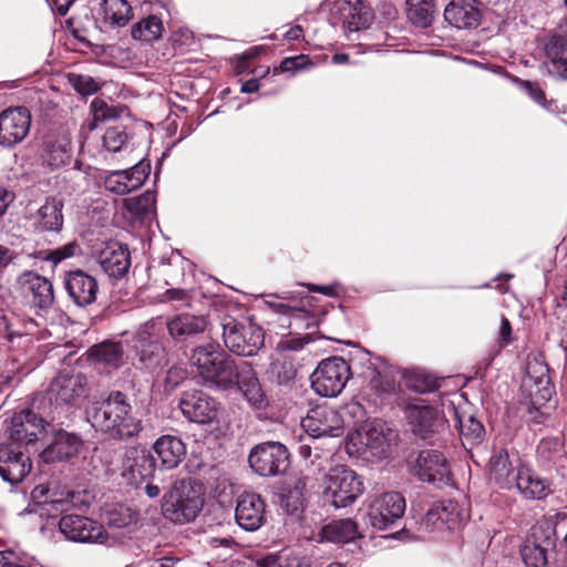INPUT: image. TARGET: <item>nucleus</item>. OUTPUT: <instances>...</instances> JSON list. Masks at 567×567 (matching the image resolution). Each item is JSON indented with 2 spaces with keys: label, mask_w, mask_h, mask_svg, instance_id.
<instances>
[{
  "label": "nucleus",
  "mask_w": 567,
  "mask_h": 567,
  "mask_svg": "<svg viewBox=\"0 0 567 567\" xmlns=\"http://www.w3.org/2000/svg\"><path fill=\"white\" fill-rule=\"evenodd\" d=\"M189 363L196 374L210 389L228 390L235 386L240 362L236 363L217 343L197 346L192 350Z\"/></svg>",
  "instance_id": "1"
},
{
  "label": "nucleus",
  "mask_w": 567,
  "mask_h": 567,
  "mask_svg": "<svg viewBox=\"0 0 567 567\" xmlns=\"http://www.w3.org/2000/svg\"><path fill=\"white\" fill-rule=\"evenodd\" d=\"M93 426L114 439H130L142 430L141 421L132 414L126 394L113 391L90 415Z\"/></svg>",
  "instance_id": "2"
},
{
  "label": "nucleus",
  "mask_w": 567,
  "mask_h": 567,
  "mask_svg": "<svg viewBox=\"0 0 567 567\" xmlns=\"http://www.w3.org/2000/svg\"><path fill=\"white\" fill-rule=\"evenodd\" d=\"M204 485L192 477L178 478L162 499V512L166 519L175 524L193 522L205 503Z\"/></svg>",
  "instance_id": "3"
},
{
  "label": "nucleus",
  "mask_w": 567,
  "mask_h": 567,
  "mask_svg": "<svg viewBox=\"0 0 567 567\" xmlns=\"http://www.w3.org/2000/svg\"><path fill=\"white\" fill-rule=\"evenodd\" d=\"M363 493V478L346 465L331 467L322 478V499L334 508L351 506Z\"/></svg>",
  "instance_id": "4"
},
{
  "label": "nucleus",
  "mask_w": 567,
  "mask_h": 567,
  "mask_svg": "<svg viewBox=\"0 0 567 567\" xmlns=\"http://www.w3.org/2000/svg\"><path fill=\"white\" fill-rule=\"evenodd\" d=\"M136 454V472L146 477L153 474L156 466L161 470L176 468L186 455L184 442L174 435L158 437L152 446V452L134 451Z\"/></svg>",
  "instance_id": "5"
},
{
  "label": "nucleus",
  "mask_w": 567,
  "mask_h": 567,
  "mask_svg": "<svg viewBox=\"0 0 567 567\" xmlns=\"http://www.w3.org/2000/svg\"><path fill=\"white\" fill-rule=\"evenodd\" d=\"M220 324L225 346L237 355L251 357L264 344L262 329L251 322L227 316Z\"/></svg>",
  "instance_id": "6"
},
{
  "label": "nucleus",
  "mask_w": 567,
  "mask_h": 567,
  "mask_svg": "<svg viewBox=\"0 0 567 567\" xmlns=\"http://www.w3.org/2000/svg\"><path fill=\"white\" fill-rule=\"evenodd\" d=\"M351 375L350 365L341 357L322 360L311 375V386L321 396L334 398L341 393Z\"/></svg>",
  "instance_id": "7"
},
{
  "label": "nucleus",
  "mask_w": 567,
  "mask_h": 567,
  "mask_svg": "<svg viewBox=\"0 0 567 567\" xmlns=\"http://www.w3.org/2000/svg\"><path fill=\"white\" fill-rule=\"evenodd\" d=\"M250 467L261 476H275L289 466L287 447L279 442H264L255 446L248 457Z\"/></svg>",
  "instance_id": "8"
},
{
  "label": "nucleus",
  "mask_w": 567,
  "mask_h": 567,
  "mask_svg": "<svg viewBox=\"0 0 567 567\" xmlns=\"http://www.w3.org/2000/svg\"><path fill=\"white\" fill-rule=\"evenodd\" d=\"M411 472L420 481L440 486L451 482V468L447 460L443 453L436 450L421 451L411 465Z\"/></svg>",
  "instance_id": "9"
},
{
  "label": "nucleus",
  "mask_w": 567,
  "mask_h": 567,
  "mask_svg": "<svg viewBox=\"0 0 567 567\" xmlns=\"http://www.w3.org/2000/svg\"><path fill=\"white\" fill-rule=\"evenodd\" d=\"M18 284L20 295L31 309L48 310L53 305V285L45 277L25 271L19 277Z\"/></svg>",
  "instance_id": "10"
},
{
  "label": "nucleus",
  "mask_w": 567,
  "mask_h": 567,
  "mask_svg": "<svg viewBox=\"0 0 567 567\" xmlns=\"http://www.w3.org/2000/svg\"><path fill=\"white\" fill-rule=\"evenodd\" d=\"M93 258L101 269L113 279L123 278L131 267L128 248L115 240L104 241L96 246Z\"/></svg>",
  "instance_id": "11"
},
{
  "label": "nucleus",
  "mask_w": 567,
  "mask_h": 567,
  "mask_svg": "<svg viewBox=\"0 0 567 567\" xmlns=\"http://www.w3.org/2000/svg\"><path fill=\"white\" fill-rule=\"evenodd\" d=\"M301 426L315 439L339 436L342 434L343 420L334 408L323 404L312 408L301 420Z\"/></svg>",
  "instance_id": "12"
},
{
  "label": "nucleus",
  "mask_w": 567,
  "mask_h": 567,
  "mask_svg": "<svg viewBox=\"0 0 567 567\" xmlns=\"http://www.w3.org/2000/svg\"><path fill=\"white\" fill-rule=\"evenodd\" d=\"M404 511L405 498L398 492H388L372 499L368 517L374 528L383 530L401 518Z\"/></svg>",
  "instance_id": "13"
},
{
  "label": "nucleus",
  "mask_w": 567,
  "mask_h": 567,
  "mask_svg": "<svg viewBox=\"0 0 567 567\" xmlns=\"http://www.w3.org/2000/svg\"><path fill=\"white\" fill-rule=\"evenodd\" d=\"M86 393V378L74 372L60 373L49 388V398L58 405H78Z\"/></svg>",
  "instance_id": "14"
},
{
  "label": "nucleus",
  "mask_w": 567,
  "mask_h": 567,
  "mask_svg": "<svg viewBox=\"0 0 567 567\" xmlns=\"http://www.w3.org/2000/svg\"><path fill=\"white\" fill-rule=\"evenodd\" d=\"M60 532L72 542L104 544L107 533L100 523L80 515H65L59 522Z\"/></svg>",
  "instance_id": "15"
},
{
  "label": "nucleus",
  "mask_w": 567,
  "mask_h": 567,
  "mask_svg": "<svg viewBox=\"0 0 567 567\" xmlns=\"http://www.w3.org/2000/svg\"><path fill=\"white\" fill-rule=\"evenodd\" d=\"M31 113L24 106L8 107L0 113V145L12 147L29 134Z\"/></svg>",
  "instance_id": "16"
},
{
  "label": "nucleus",
  "mask_w": 567,
  "mask_h": 567,
  "mask_svg": "<svg viewBox=\"0 0 567 567\" xmlns=\"http://www.w3.org/2000/svg\"><path fill=\"white\" fill-rule=\"evenodd\" d=\"M178 406L183 415L190 422L208 424L215 420L218 403L203 391H186L179 399Z\"/></svg>",
  "instance_id": "17"
},
{
  "label": "nucleus",
  "mask_w": 567,
  "mask_h": 567,
  "mask_svg": "<svg viewBox=\"0 0 567 567\" xmlns=\"http://www.w3.org/2000/svg\"><path fill=\"white\" fill-rule=\"evenodd\" d=\"M22 445L6 442L0 444V476L10 484H18L30 473L32 463Z\"/></svg>",
  "instance_id": "18"
},
{
  "label": "nucleus",
  "mask_w": 567,
  "mask_h": 567,
  "mask_svg": "<svg viewBox=\"0 0 567 567\" xmlns=\"http://www.w3.org/2000/svg\"><path fill=\"white\" fill-rule=\"evenodd\" d=\"M524 388L534 405H543L551 399L554 389L550 384L549 369L544 361L537 358L528 359Z\"/></svg>",
  "instance_id": "19"
},
{
  "label": "nucleus",
  "mask_w": 567,
  "mask_h": 567,
  "mask_svg": "<svg viewBox=\"0 0 567 567\" xmlns=\"http://www.w3.org/2000/svg\"><path fill=\"white\" fill-rule=\"evenodd\" d=\"M44 430V421L30 410L14 413L8 426L7 442L29 445L35 442Z\"/></svg>",
  "instance_id": "20"
},
{
  "label": "nucleus",
  "mask_w": 567,
  "mask_h": 567,
  "mask_svg": "<svg viewBox=\"0 0 567 567\" xmlns=\"http://www.w3.org/2000/svg\"><path fill=\"white\" fill-rule=\"evenodd\" d=\"M150 175V165L140 162L128 169L115 171L106 176L105 188L118 195L140 188Z\"/></svg>",
  "instance_id": "21"
},
{
  "label": "nucleus",
  "mask_w": 567,
  "mask_h": 567,
  "mask_svg": "<svg viewBox=\"0 0 567 567\" xmlns=\"http://www.w3.org/2000/svg\"><path fill=\"white\" fill-rule=\"evenodd\" d=\"M265 502L256 493H244L239 496L235 518L238 525L249 532L257 530L265 522Z\"/></svg>",
  "instance_id": "22"
},
{
  "label": "nucleus",
  "mask_w": 567,
  "mask_h": 567,
  "mask_svg": "<svg viewBox=\"0 0 567 567\" xmlns=\"http://www.w3.org/2000/svg\"><path fill=\"white\" fill-rule=\"evenodd\" d=\"M64 286L70 298L80 307L92 305L96 300L97 280L83 270L68 272L64 277Z\"/></svg>",
  "instance_id": "23"
},
{
  "label": "nucleus",
  "mask_w": 567,
  "mask_h": 567,
  "mask_svg": "<svg viewBox=\"0 0 567 567\" xmlns=\"http://www.w3.org/2000/svg\"><path fill=\"white\" fill-rule=\"evenodd\" d=\"M155 323L146 322L137 331L141 344L137 347L138 363L141 369L153 370L165 362L163 346L156 340H150L155 333Z\"/></svg>",
  "instance_id": "24"
},
{
  "label": "nucleus",
  "mask_w": 567,
  "mask_h": 567,
  "mask_svg": "<svg viewBox=\"0 0 567 567\" xmlns=\"http://www.w3.org/2000/svg\"><path fill=\"white\" fill-rule=\"evenodd\" d=\"M554 539L539 527L532 528L525 539L520 555L526 567H547V551L554 547Z\"/></svg>",
  "instance_id": "25"
},
{
  "label": "nucleus",
  "mask_w": 567,
  "mask_h": 567,
  "mask_svg": "<svg viewBox=\"0 0 567 567\" xmlns=\"http://www.w3.org/2000/svg\"><path fill=\"white\" fill-rule=\"evenodd\" d=\"M481 17L477 0H451L444 9V20L457 29L477 27Z\"/></svg>",
  "instance_id": "26"
},
{
  "label": "nucleus",
  "mask_w": 567,
  "mask_h": 567,
  "mask_svg": "<svg viewBox=\"0 0 567 567\" xmlns=\"http://www.w3.org/2000/svg\"><path fill=\"white\" fill-rule=\"evenodd\" d=\"M405 413L413 432L423 439L444 427L443 419L432 406L412 404Z\"/></svg>",
  "instance_id": "27"
},
{
  "label": "nucleus",
  "mask_w": 567,
  "mask_h": 567,
  "mask_svg": "<svg viewBox=\"0 0 567 567\" xmlns=\"http://www.w3.org/2000/svg\"><path fill=\"white\" fill-rule=\"evenodd\" d=\"M82 445L83 443L78 435L59 431L52 443L42 451L41 456L47 463L69 460L79 454Z\"/></svg>",
  "instance_id": "28"
},
{
  "label": "nucleus",
  "mask_w": 567,
  "mask_h": 567,
  "mask_svg": "<svg viewBox=\"0 0 567 567\" xmlns=\"http://www.w3.org/2000/svg\"><path fill=\"white\" fill-rule=\"evenodd\" d=\"M519 466H514L508 452L504 449L494 451L488 462V477L501 488H513Z\"/></svg>",
  "instance_id": "29"
},
{
  "label": "nucleus",
  "mask_w": 567,
  "mask_h": 567,
  "mask_svg": "<svg viewBox=\"0 0 567 567\" xmlns=\"http://www.w3.org/2000/svg\"><path fill=\"white\" fill-rule=\"evenodd\" d=\"M465 519L466 513L452 499H445L434 504L425 515L426 525L435 526L441 523L442 525H446L449 529L460 527Z\"/></svg>",
  "instance_id": "30"
},
{
  "label": "nucleus",
  "mask_w": 567,
  "mask_h": 567,
  "mask_svg": "<svg viewBox=\"0 0 567 567\" xmlns=\"http://www.w3.org/2000/svg\"><path fill=\"white\" fill-rule=\"evenodd\" d=\"M235 385H238L252 408L260 410L267 406L266 394L261 389L252 367L248 362H240L238 379Z\"/></svg>",
  "instance_id": "31"
},
{
  "label": "nucleus",
  "mask_w": 567,
  "mask_h": 567,
  "mask_svg": "<svg viewBox=\"0 0 567 567\" xmlns=\"http://www.w3.org/2000/svg\"><path fill=\"white\" fill-rule=\"evenodd\" d=\"M71 141L66 134L48 135L41 153L44 164L52 168L64 165L70 158Z\"/></svg>",
  "instance_id": "32"
},
{
  "label": "nucleus",
  "mask_w": 567,
  "mask_h": 567,
  "mask_svg": "<svg viewBox=\"0 0 567 567\" xmlns=\"http://www.w3.org/2000/svg\"><path fill=\"white\" fill-rule=\"evenodd\" d=\"M368 386L375 394L391 393L395 390V375L392 367L383 361L370 362L364 371Z\"/></svg>",
  "instance_id": "33"
},
{
  "label": "nucleus",
  "mask_w": 567,
  "mask_h": 567,
  "mask_svg": "<svg viewBox=\"0 0 567 567\" xmlns=\"http://www.w3.org/2000/svg\"><path fill=\"white\" fill-rule=\"evenodd\" d=\"M63 203L54 197L47 198L34 215V228L40 231H59L63 226Z\"/></svg>",
  "instance_id": "34"
},
{
  "label": "nucleus",
  "mask_w": 567,
  "mask_h": 567,
  "mask_svg": "<svg viewBox=\"0 0 567 567\" xmlns=\"http://www.w3.org/2000/svg\"><path fill=\"white\" fill-rule=\"evenodd\" d=\"M514 487L526 498L540 499L548 493V484L526 466H519Z\"/></svg>",
  "instance_id": "35"
},
{
  "label": "nucleus",
  "mask_w": 567,
  "mask_h": 567,
  "mask_svg": "<svg viewBox=\"0 0 567 567\" xmlns=\"http://www.w3.org/2000/svg\"><path fill=\"white\" fill-rule=\"evenodd\" d=\"M320 539L331 543L346 544L361 537L358 525L350 518L334 519L320 530Z\"/></svg>",
  "instance_id": "36"
},
{
  "label": "nucleus",
  "mask_w": 567,
  "mask_h": 567,
  "mask_svg": "<svg viewBox=\"0 0 567 567\" xmlns=\"http://www.w3.org/2000/svg\"><path fill=\"white\" fill-rule=\"evenodd\" d=\"M167 329L173 339L185 338L202 333L207 328V320L203 316L181 315L167 321Z\"/></svg>",
  "instance_id": "37"
},
{
  "label": "nucleus",
  "mask_w": 567,
  "mask_h": 567,
  "mask_svg": "<svg viewBox=\"0 0 567 567\" xmlns=\"http://www.w3.org/2000/svg\"><path fill=\"white\" fill-rule=\"evenodd\" d=\"M97 13L112 27H124L133 17L132 8L126 0H102Z\"/></svg>",
  "instance_id": "38"
},
{
  "label": "nucleus",
  "mask_w": 567,
  "mask_h": 567,
  "mask_svg": "<svg viewBox=\"0 0 567 567\" xmlns=\"http://www.w3.org/2000/svg\"><path fill=\"white\" fill-rule=\"evenodd\" d=\"M451 409L453 411L454 426L458 430L463 444H476L481 442L485 433L482 423L473 415L460 414L454 406H451Z\"/></svg>",
  "instance_id": "39"
},
{
  "label": "nucleus",
  "mask_w": 567,
  "mask_h": 567,
  "mask_svg": "<svg viewBox=\"0 0 567 567\" xmlns=\"http://www.w3.org/2000/svg\"><path fill=\"white\" fill-rule=\"evenodd\" d=\"M344 23L350 31H358L367 28L372 20L370 8L361 0H349L341 9Z\"/></svg>",
  "instance_id": "40"
},
{
  "label": "nucleus",
  "mask_w": 567,
  "mask_h": 567,
  "mask_svg": "<svg viewBox=\"0 0 567 567\" xmlns=\"http://www.w3.org/2000/svg\"><path fill=\"white\" fill-rule=\"evenodd\" d=\"M90 357L99 363L115 369L122 364L123 348L121 343L103 342L90 349Z\"/></svg>",
  "instance_id": "41"
},
{
  "label": "nucleus",
  "mask_w": 567,
  "mask_h": 567,
  "mask_svg": "<svg viewBox=\"0 0 567 567\" xmlns=\"http://www.w3.org/2000/svg\"><path fill=\"white\" fill-rule=\"evenodd\" d=\"M408 19L416 27L426 28L434 19L433 0H406Z\"/></svg>",
  "instance_id": "42"
},
{
  "label": "nucleus",
  "mask_w": 567,
  "mask_h": 567,
  "mask_svg": "<svg viewBox=\"0 0 567 567\" xmlns=\"http://www.w3.org/2000/svg\"><path fill=\"white\" fill-rule=\"evenodd\" d=\"M164 25L162 20L156 16L143 18L132 28V37L143 42H153L162 37Z\"/></svg>",
  "instance_id": "43"
},
{
  "label": "nucleus",
  "mask_w": 567,
  "mask_h": 567,
  "mask_svg": "<svg viewBox=\"0 0 567 567\" xmlns=\"http://www.w3.org/2000/svg\"><path fill=\"white\" fill-rule=\"evenodd\" d=\"M357 435L360 440V444L371 450L374 455H379L384 452L386 436L384 435L383 429L380 424L371 423L365 425Z\"/></svg>",
  "instance_id": "44"
},
{
  "label": "nucleus",
  "mask_w": 567,
  "mask_h": 567,
  "mask_svg": "<svg viewBox=\"0 0 567 567\" xmlns=\"http://www.w3.org/2000/svg\"><path fill=\"white\" fill-rule=\"evenodd\" d=\"M155 197L152 193H145L140 196L123 199L125 215L131 219L143 218L153 210Z\"/></svg>",
  "instance_id": "45"
},
{
  "label": "nucleus",
  "mask_w": 567,
  "mask_h": 567,
  "mask_svg": "<svg viewBox=\"0 0 567 567\" xmlns=\"http://www.w3.org/2000/svg\"><path fill=\"white\" fill-rule=\"evenodd\" d=\"M138 518L140 514L125 505H117L106 514V522L109 526L114 528H124L135 525L138 522Z\"/></svg>",
  "instance_id": "46"
},
{
  "label": "nucleus",
  "mask_w": 567,
  "mask_h": 567,
  "mask_svg": "<svg viewBox=\"0 0 567 567\" xmlns=\"http://www.w3.org/2000/svg\"><path fill=\"white\" fill-rule=\"evenodd\" d=\"M567 49V20L560 28V33L555 34L546 45L547 55L550 58L553 71L559 72L560 52Z\"/></svg>",
  "instance_id": "47"
},
{
  "label": "nucleus",
  "mask_w": 567,
  "mask_h": 567,
  "mask_svg": "<svg viewBox=\"0 0 567 567\" xmlns=\"http://www.w3.org/2000/svg\"><path fill=\"white\" fill-rule=\"evenodd\" d=\"M74 493L61 487L56 482H51L49 493V505L55 512H64L70 505H73Z\"/></svg>",
  "instance_id": "48"
},
{
  "label": "nucleus",
  "mask_w": 567,
  "mask_h": 567,
  "mask_svg": "<svg viewBox=\"0 0 567 567\" xmlns=\"http://www.w3.org/2000/svg\"><path fill=\"white\" fill-rule=\"evenodd\" d=\"M271 374L279 384H288L296 378L297 369L291 360L285 358L271 364Z\"/></svg>",
  "instance_id": "49"
},
{
  "label": "nucleus",
  "mask_w": 567,
  "mask_h": 567,
  "mask_svg": "<svg viewBox=\"0 0 567 567\" xmlns=\"http://www.w3.org/2000/svg\"><path fill=\"white\" fill-rule=\"evenodd\" d=\"M69 82L82 95H92L100 89V84L90 75L70 73Z\"/></svg>",
  "instance_id": "50"
},
{
  "label": "nucleus",
  "mask_w": 567,
  "mask_h": 567,
  "mask_svg": "<svg viewBox=\"0 0 567 567\" xmlns=\"http://www.w3.org/2000/svg\"><path fill=\"white\" fill-rule=\"evenodd\" d=\"M126 141L127 134L118 127L107 128L103 135L105 148L114 153L118 152L125 145Z\"/></svg>",
  "instance_id": "51"
},
{
  "label": "nucleus",
  "mask_w": 567,
  "mask_h": 567,
  "mask_svg": "<svg viewBox=\"0 0 567 567\" xmlns=\"http://www.w3.org/2000/svg\"><path fill=\"white\" fill-rule=\"evenodd\" d=\"M91 109L95 121L116 118L121 114V110L117 106L109 105L102 99H94L91 103Z\"/></svg>",
  "instance_id": "52"
},
{
  "label": "nucleus",
  "mask_w": 567,
  "mask_h": 567,
  "mask_svg": "<svg viewBox=\"0 0 567 567\" xmlns=\"http://www.w3.org/2000/svg\"><path fill=\"white\" fill-rule=\"evenodd\" d=\"M79 250V245L76 243H69L62 247H59L49 252L47 259L58 264L66 258L73 257Z\"/></svg>",
  "instance_id": "53"
},
{
  "label": "nucleus",
  "mask_w": 567,
  "mask_h": 567,
  "mask_svg": "<svg viewBox=\"0 0 567 567\" xmlns=\"http://www.w3.org/2000/svg\"><path fill=\"white\" fill-rule=\"evenodd\" d=\"M256 567H292L286 558L269 555L256 563ZM296 567H311L310 565H297Z\"/></svg>",
  "instance_id": "54"
},
{
  "label": "nucleus",
  "mask_w": 567,
  "mask_h": 567,
  "mask_svg": "<svg viewBox=\"0 0 567 567\" xmlns=\"http://www.w3.org/2000/svg\"><path fill=\"white\" fill-rule=\"evenodd\" d=\"M51 488V482L37 485L32 492V499L39 504H48L49 505V493Z\"/></svg>",
  "instance_id": "55"
},
{
  "label": "nucleus",
  "mask_w": 567,
  "mask_h": 567,
  "mask_svg": "<svg viewBox=\"0 0 567 567\" xmlns=\"http://www.w3.org/2000/svg\"><path fill=\"white\" fill-rule=\"evenodd\" d=\"M309 480L307 477H298L293 482L292 488L289 491L291 497L300 499L303 497L308 488Z\"/></svg>",
  "instance_id": "56"
},
{
  "label": "nucleus",
  "mask_w": 567,
  "mask_h": 567,
  "mask_svg": "<svg viewBox=\"0 0 567 567\" xmlns=\"http://www.w3.org/2000/svg\"><path fill=\"white\" fill-rule=\"evenodd\" d=\"M511 334H512L511 322L507 318L502 317L501 328H499V338H501L503 346H506L512 341Z\"/></svg>",
  "instance_id": "57"
},
{
  "label": "nucleus",
  "mask_w": 567,
  "mask_h": 567,
  "mask_svg": "<svg viewBox=\"0 0 567 567\" xmlns=\"http://www.w3.org/2000/svg\"><path fill=\"white\" fill-rule=\"evenodd\" d=\"M13 199L14 194L12 192L0 187V217L6 214L9 205L13 202Z\"/></svg>",
  "instance_id": "58"
},
{
  "label": "nucleus",
  "mask_w": 567,
  "mask_h": 567,
  "mask_svg": "<svg viewBox=\"0 0 567 567\" xmlns=\"http://www.w3.org/2000/svg\"><path fill=\"white\" fill-rule=\"evenodd\" d=\"M305 58V55L287 58L281 62L280 69L284 72L296 71L300 68V61L303 60Z\"/></svg>",
  "instance_id": "59"
},
{
  "label": "nucleus",
  "mask_w": 567,
  "mask_h": 567,
  "mask_svg": "<svg viewBox=\"0 0 567 567\" xmlns=\"http://www.w3.org/2000/svg\"><path fill=\"white\" fill-rule=\"evenodd\" d=\"M529 96L537 103H543L545 101V94L544 92L537 87L534 86L532 83H527L526 85Z\"/></svg>",
  "instance_id": "60"
},
{
  "label": "nucleus",
  "mask_w": 567,
  "mask_h": 567,
  "mask_svg": "<svg viewBox=\"0 0 567 567\" xmlns=\"http://www.w3.org/2000/svg\"><path fill=\"white\" fill-rule=\"evenodd\" d=\"M72 3L73 0H52V4L61 16L66 14Z\"/></svg>",
  "instance_id": "61"
},
{
  "label": "nucleus",
  "mask_w": 567,
  "mask_h": 567,
  "mask_svg": "<svg viewBox=\"0 0 567 567\" xmlns=\"http://www.w3.org/2000/svg\"><path fill=\"white\" fill-rule=\"evenodd\" d=\"M12 260V251L0 245V269L8 266Z\"/></svg>",
  "instance_id": "62"
},
{
  "label": "nucleus",
  "mask_w": 567,
  "mask_h": 567,
  "mask_svg": "<svg viewBox=\"0 0 567 567\" xmlns=\"http://www.w3.org/2000/svg\"><path fill=\"white\" fill-rule=\"evenodd\" d=\"M258 89H259V82H258V80H255V79L246 81L241 85V91L245 93H252V92L258 91Z\"/></svg>",
  "instance_id": "63"
},
{
  "label": "nucleus",
  "mask_w": 567,
  "mask_h": 567,
  "mask_svg": "<svg viewBox=\"0 0 567 567\" xmlns=\"http://www.w3.org/2000/svg\"><path fill=\"white\" fill-rule=\"evenodd\" d=\"M560 52L559 74L567 76V48Z\"/></svg>",
  "instance_id": "64"
}]
</instances>
